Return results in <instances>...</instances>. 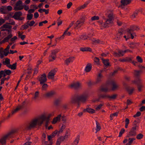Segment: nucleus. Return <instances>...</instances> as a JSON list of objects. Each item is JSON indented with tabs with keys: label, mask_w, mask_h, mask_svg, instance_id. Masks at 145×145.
I'll return each instance as SVG.
<instances>
[{
	"label": "nucleus",
	"mask_w": 145,
	"mask_h": 145,
	"mask_svg": "<svg viewBox=\"0 0 145 145\" xmlns=\"http://www.w3.org/2000/svg\"><path fill=\"white\" fill-rule=\"evenodd\" d=\"M50 117L48 115L46 117L45 114H44L40 116L32 119L27 124L25 127V130L26 131H30L36 127L38 125L41 126L43 122L46 120H50Z\"/></svg>",
	"instance_id": "nucleus-1"
},
{
	"label": "nucleus",
	"mask_w": 145,
	"mask_h": 145,
	"mask_svg": "<svg viewBox=\"0 0 145 145\" xmlns=\"http://www.w3.org/2000/svg\"><path fill=\"white\" fill-rule=\"evenodd\" d=\"M88 93H83L80 95L76 94L73 96L70 101V103L72 104H75L78 103V105H79V103L81 102L84 103L86 102L88 97Z\"/></svg>",
	"instance_id": "nucleus-2"
},
{
	"label": "nucleus",
	"mask_w": 145,
	"mask_h": 145,
	"mask_svg": "<svg viewBox=\"0 0 145 145\" xmlns=\"http://www.w3.org/2000/svg\"><path fill=\"white\" fill-rule=\"evenodd\" d=\"M15 132V131L12 130L2 137L0 139V143L2 145H5L6 143V140L8 138L10 137Z\"/></svg>",
	"instance_id": "nucleus-3"
},
{
	"label": "nucleus",
	"mask_w": 145,
	"mask_h": 145,
	"mask_svg": "<svg viewBox=\"0 0 145 145\" xmlns=\"http://www.w3.org/2000/svg\"><path fill=\"white\" fill-rule=\"evenodd\" d=\"M69 87L75 90H77L82 88V84L78 81L74 82L69 85Z\"/></svg>",
	"instance_id": "nucleus-4"
},
{
	"label": "nucleus",
	"mask_w": 145,
	"mask_h": 145,
	"mask_svg": "<svg viewBox=\"0 0 145 145\" xmlns=\"http://www.w3.org/2000/svg\"><path fill=\"white\" fill-rule=\"evenodd\" d=\"M108 84H110L112 86L111 89L112 91L118 90L119 88V85L114 80H112L107 82Z\"/></svg>",
	"instance_id": "nucleus-5"
},
{
	"label": "nucleus",
	"mask_w": 145,
	"mask_h": 145,
	"mask_svg": "<svg viewBox=\"0 0 145 145\" xmlns=\"http://www.w3.org/2000/svg\"><path fill=\"white\" fill-rule=\"evenodd\" d=\"M141 81V79L138 78L137 81L134 80L132 82L133 83H136L137 84L138 90L139 92L141 91V88L143 87V85Z\"/></svg>",
	"instance_id": "nucleus-6"
},
{
	"label": "nucleus",
	"mask_w": 145,
	"mask_h": 145,
	"mask_svg": "<svg viewBox=\"0 0 145 145\" xmlns=\"http://www.w3.org/2000/svg\"><path fill=\"white\" fill-rule=\"evenodd\" d=\"M22 2L21 1H17L15 4V6H14V9L16 11H18L22 10L24 8V7L23 5H22Z\"/></svg>",
	"instance_id": "nucleus-7"
},
{
	"label": "nucleus",
	"mask_w": 145,
	"mask_h": 145,
	"mask_svg": "<svg viewBox=\"0 0 145 145\" xmlns=\"http://www.w3.org/2000/svg\"><path fill=\"white\" fill-rule=\"evenodd\" d=\"M47 80L46 76L45 73L41 75L39 80L40 81V84H42L44 83H45L46 82Z\"/></svg>",
	"instance_id": "nucleus-8"
},
{
	"label": "nucleus",
	"mask_w": 145,
	"mask_h": 145,
	"mask_svg": "<svg viewBox=\"0 0 145 145\" xmlns=\"http://www.w3.org/2000/svg\"><path fill=\"white\" fill-rule=\"evenodd\" d=\"M55 94V92L54 91H52L46 93L44 95L46 98H50L53 97Z\"/></svg>",
	"instance_id": "nucleus-9"
},
{
	"label": "nucleus",
	"mask_w": 145,
	"mask_h": 145,
	"mask_svg": "<svg viewBox=\"0 0 145 145\" xmlns=\"http://www.w3.org/2000/svg\"><path fill=\"white\" fill-rule=\"evenodd\" d=\"M131 2V0H121L120 1L121 4L119 6V7L123 8L124 6L127 5Z\"/></svg>",
	"instance_id": "nucleus-10"
},
{
	"label": "nucleus",
	"mask_w": 145,
	"mask_h": 145,
	"mask_svg": "<svg viewBox=\"0 0 145 145\" xmlns=\"http://www.w3.org/2000/svg\"><path fill=\"white\" fill-rule=\"evenodd\" d=\"M114 14L112 13L109 14L108 16V18L106 19V21L108 24H111L114 19Z\"/></svg>",
	"instance_id": "nucleus-11"
},
{
	"label": "nucleus",
	"mask_w": 145,
	"mask_h": 145,
	"mask_svg": "<svg viewBox=\"0 0 145 145\" xmlns=\"http://www.w3.org/2000/svg\"><path fill=\"white\" fill-rule=\"evenodd\" d=\"M138 28L136 26H131L129 28L127 29V32L130 34L133 33V31L135 30H137Z\"/></svg>",
	"instance_id": "nucleus-12"
},
{
	"label": "nucleus",
	"mask_w": 145,
	"mask_h": 145,
	"mask_svg": "<svg viewBox=\"0 0 145 145\" xmlns=\"http://www.w3.org/2000/svg\"><path fill=\"white\" fill-rule=\"evenodd\" d=\"M56 71L53 70H51L48 74L47 77L49 79L53 80L54 78V75L55 74Z\"/></svg>",
	"instance_id": "nucleus-13"
},
{
	"label": "nucleus",
	"mask_w": 145,
	"mask_h": 145,
	"mask_svg": "<svg viewBox=\"0 0 145 145\" xmlns=\"http://www.w3.org/2000/svg\"><path fill=\"white\" fill-rule=\"evenodd\" d=\"M103 77V75L101 73H99L97 76L96 83H99L102 81Z\"/></svg>",
	"instance_id": "nucleus-14"
},
{
	"label": "nucleus",
	"mask_w": 145,
	"mask_h": 145,
	"mask_svg": "<svg viewBox=\"0 0 145 145\" xmlns=\"http://www.w3.org/2000/svg\"><path fill=\"white\" fill-rule=\"evenodd\" d=\"M83 112H87L91 114H95L96 113V111L95 110L89 107L84 109Z\"/></svg>",
	"instance_id": "nucleus-15"
},
{
	"label": "nucleus",
	"mask_w": 145,
	"mask_h": 145,
	"mask_svg": "<svg viewBox=\"0 0 145 145\" xmlns=\"http://www.w3.org/2000/svg\"><path fill=\"white\" fill-rule=\"evenodd\" d=\"M22 13L21 11H18L15 12L14 15L13 16L12 18L16 20L19 18V17L22 16Z\"/></svg>",
	"instance_id": "nucleus-16"
},
{
	"label": "nucleus",
	"mask_w": 145,
	"mask_h": 145,
	"mask_svg": "<svg viewBox=\"0 0 145 145\" xmlns=\"http://www.w3.org/2000/svg\"><path fill=\"white\" fill-rule=\"evenodd\" d=\"M119 61L121 62H130L132 61V59L131 57H127L125 58L122 59H120Z\"/></svg>",
	"instance_id": "nucleus-17"
},
{
	"label": "nucleus",
	"mask_w": 145,
	"mask_h": 145,
	"mask_svg": "<svg viewBox=\"0 0 145 145\" xmlns=\"http://www.w3.org/2000/svg\"><path fill=\"white\" fill-rule=\"evenodd\" d=\"M61 116V114H60L58 115L56 117L54 118L53 120L52 123L55 124L57 121H60Z\"/></svg>",
	"instance_id": "nucleus-18"
},
{
	"label": "nucleus",
	"mask_w": 145,
	"mask_h": 145,
	"mask_svg": "<svg viewBox=\"0 0 145 145\" xmlns=\"http://www.w3.org/2000/svg\"><path fill=\"white\" fill-rule=\"evenodd\" d=\"M80 50L83 52L87 51L92 52V51L91 48L89 47L81 48L80 49Z\"/></svg>",
	"instance_id": "nucleus-19"
},
{
	"label": "nucleus",
	"mask_w": 145,
	"mask_h": 145,
	"mask_svg": "<svg viewBox=\"0 0 145 145\" xmlns=\"http://www.w3.org/2000/svg\"><path fill=\"white\" fill-rule=\"evenodd\" d=\"M0 12L3 14H7L8 13V10H7L6 6H2L0 8Z\"/></svg>",
	"instance_id": "nucleus-20"
},
{
	"label": "nucleus",
	"mask_w": 145,
	"mask_h": 145,
	"mask_svg": "<svg viewBox=\"0 0 145 145\" xmlns=\"http://www.w3.org/2000/svg\"><path fill=\"white\" fill-rule=\"evenodd\" d=\"M23 107V106L19 105L14 110H13L12 112V114L13 115L15 113L17 112L20 110Z\"/></svg>",
	"instance_id": "nucleus-21"
},
{
	"label": "nucleus",
	"mask_w": 145,
	"mask_h": 145,
	"mask_svg": "<svg viewBox=\"0 0 145 145\" xmlns=\"http://www.w3.org/2000/svg\"><path fill=\"white\" fill-rule=\"evenodd\" d=\"M23 107V106L19 105L14 110H13L12 112V114L13 115L15 113L17 112L20 110Z\"/></svg>",
	"instance_id": "nucleus-22"
},
{
	"label": "nucleus",
	"mask_w": 145,
	"mask_h": 145,
	"mask_svg": "<svg viewBox=\"0 0 145 145\" xmlns=\"http://www.w3.org/2000/svg\"><path fill=\"white\" fill-rule=\"evenodd\" d=\"M142 72V70H135L134 71V74L136 77H139L140 76V73Z\"/></svg>",
	"instance_id": "nucleus-23"
},
{
	"label": "nucleus",
	"mask_w": 145,
	"mask_h": 145,
	"mask_svg": "<svg viewBox=\"0 0 145 145\" xmlns=\"http://www.w3.org/2000/svg\"><path fill=\"white\" fill-rule=\"evenodd\" d=\"M10 24L6 23L1 26V28H5L6 29H11L12 28V26L10 25Z\"/></svg>",
	"instance_id": "nucleus-24"
},
{
	"label": "nucleus",
	"mask_w": 145,
	"mask_h": 145,
	"mask_svg": "<svg viewBox=\"0 0 145 145\" xmlns=\"http://www.w3.org/2000/svg\"><path fill=\"white\" fill-rule=\"evenodd\" d=\"M92 65L91 64H88L87 65L85 69V71L87 72H89L91 69Z\"/></svg>",
	"instance_id": "nucleus-25"
},
{
	"label": "nucleus",
	"mask_w": 145,
	"mask_h": 145,
	"mask_svg": "<svg viewBox=\"0 0 145 145\" xmlns=\"http://www.w3.org/2000/svg\"><path fill=\"white\" fill-rule=\"evenodd\" d=\"M102 60L103 62L104 65L106 67H107L108 66H110V63L109 62V60L108 59H102Z\"/></svg>",
	"instance_id": "nucleus-26"
},
{
	"label": "nucleus",
	"mask_w": 145,
	"mask_h": 145,
	"mask_svg": "<svg viewBox=\"0 0 145 145\" xmlns=\"http://www.w3.org/2000/svg\"><path fill=\"white\" fill-rule=\"evenodd\" d=\"M61 100L60 99H56L55 100L54 102V105L56 106H59Z\"/></svg>",
	"instance_id": "nucleus-27"
},
{
	"label": "nucleus",
	"mask_w": 145,
	"mask_h": 145,
	"mask_svg": "<svg viewBox=\"0 0 145 145\" xmlns=\"http://www.w3.org/2000/svg\"><path fill=\"white\" fill-rule=\"evenodd\" d=\"M100 91L106 93L108 91V89L107 87L101 86L100 89Z\"/></svg>",
	"instance_id": "nucleus-28"
},
{
	"label": "nucleus",
	"mask_w": 145,
	"mask_h": 145,
	"mask_svg": "<svg viewBox=\"0 0 145 145\" xmlns=\"http://www.w3.org/2000/svg\"><path fill=\"white\" fill-rule=\"evenodd\" d=\"M136 131H133L131 130L129 132L127 137H131L135 136L136 135Z\"/></svg>",
	"instance_id": "nucleus-29"
},
{
	"label": "nucleus",
	"mask_w": 145,
	"mask_h": 145,
	"mask_svg": "<svg viewBox=\"0 0 145 145\" xmlns=\"http://www.w3.org/2000/svg\"><path fill=\"white\" fill-rule=\"evenodd\" d=\"M118 96V95L116 94H114L111 96H110L109 95L108 99L109 100H111L115 99Z\"/></svg>",
	"instance_id": "nucleus-30"
},
{
	"label": "nucleus",
	"mask_w": 145,
	"mask_h": 145,
	"mask_svg": "<svg viewBox=\"0 0 145 145\" xmlns=\"http://www.w3.org/2000/svg\"><path fill=\"white\" fill-rule=\"evenodd\" d=\"M5 72V74L7 75H9L11 73V71L10 70L5 69L4 71H1V74H3V72Z\"/></svg>",
	"instance_id": "nucleus-31"
},
{
	"label": "nucleus",
	"mask_w": 145,
	"mask_h": 145,
	"mask_svg": "<svg viewBox=\"0 0 145 145\" xmlns=\"http://www.w3.org/2000/svg\"><path fill=\"white\" fill-rule=\"evenodd\" d=\"M39 92L38 91H36L35 92L34 97H33L32 99L34 100L37 99L39 97Z\"/></svg>",
	"instance_id": "nucleus-32"
},
{
	"label": "nucleus",
	"mask_w": 145,
	"mask_h": 145,
	"mask_svg": "<svg viewBox=\"0 0 145 145\" xmlns=\"http://www.w3.org/2000/svg\"><path fill=\"white\" fill-rule=\"evenodd\" d=\"M109 95L106 94H101L99 95V98L100 99H108Z\"/></svg>",
	"instance_id": "nucleus-33"
},
{
	"label": "nucleus",
	"mask_w": 145,
	"mask_h": 145,
	"mask_svg": "<svg viewBox=\"0 0 145 145\" xmlns=\"http://www.w3.org/2000/svg\"><path fill=\"white\" fill-rule=\"evenodd\" d=\"M67 134H66L64 136H61L58 139L61 142L63 141L65 139L68 137V135H67Z\"/></svg>",
	"instance_id": "nucleus-34"
},
{
	"label": "nucleus",
	"mask_w": 145,
	"mask_h": 145,
	"mask_svg": "<svg viewBox=\"0 0 145 145\" xmlns=\"http://www.w3.org/2000/svg\"><path fill=\"white\" fill-rule=\"evenodd\" d=\"M74 58V57H70L68 58L65 61V63L67 65H68L71 62V60Z\"/></svg>",
	"instance_id": "nucleus-35"
},
{
	"label": "nucleus",
	"mask_w": 145,
	"mask_h": 145,
	"mask_svg": "<svg viewBox=\"0 0 145 145\" xmlns=\"http://www.w3.org/2000/svg\"><path fill=\"white\" fill-rule=\"evenodd\" d=\"M42 85V90L43 91H46L48 87L47 84L45 83H44Z\"/></svg>",
	"instance_id": "nucleus-36"
},
{
	"label": "nucleus",
	"mask_w": 145,
	"mask_h": 145,
	"mask_svg": "<svg viewBox=\"0 0 145 145\" xmlns=\"http://www.w3.org/2000/svg\"><path fill=\"white\" fill-rule=\"evenodd\" d=\"M123 33L121 31H118L117 34L116 38L118 40H119L120 39L122 35H123Z\"/></svg>",
	"instance_id": "nucleus-37"
},
{
	"label": "nucleus",
	"mask_w": 145,
	"mask_h": 145,
	"mask_svg": "<svg viewBox=\"0 0 145 145\" xmlns=\"http://www.w3.org/2000/svg\"><path fill=\"white\" fill-rule=\"evenodd\" d=\"M96 131H99L101 129V127L99 123L97 121H96Z\"/></svg>",
	"instance_id": "nucleus-38"
},
{
	"label": "nucleus",
	"mask_w": 145,
	"mask_h": 145,
	"mask_svg": "<svg viewBox=\"0 0 145 145\" xmlns=\"http://www.w3.org/2000/svg\"><path fill=\"white\" fill-rule=\"evenodd\" d=\"M29 26L28 25L24 24V25H22L21 27L20 28V29L21 30H23L24 29H26L29 27Z\"/></svg>",
	"instance_id": "nucleus-39"
},
{
	"label": "nucleus",
	"mask_w": 145,
	"mask_h": 145,
	"mask_svg": "<svg viewBox=\"0 0 145 145\" xmlns=\"http://www.w3.org/2000/svg\"><path fill=\"white\" fill-rule=\"evenodd\" d=\"M99 19V16H95L91 18V20L92 21L97 20Z\"/></svg>",
	"instance_id": "nucleus-40"
},
{
	"label": "nucleus",
	"mask_w": 145,
	"mask_h": 145,
	"mask_svg": "<svg viewBox=\"0 0 145 145\" xmlns=\"http://www.w3.org/2000/svg\"><path fill=\"white\" fill-rule=\"evenodd\" d=\"M3 63L5 65H9L10 64V59L8 58H6L5 62H3Z\"/></svg>",
	"instance_id": "nucleus-41"
},
{
	"label": "nucleus",
	"mask_w": 145,
	"mask_h": 145,
	"mask_svg": "<svg viewBox=\"0 0 145 145\" xmlns=\"http://www.w3.org/2000/svg\"><path fill=\"white\" fill-rule=\"evenodd\" d=\"M33 17V15L32 14H28L27 15V19L28 20H31Z\"/></svg>",
	"instance_id": "nucleus-42"
},
{
	"label": "nucleus",
	"mask_w": 145,
	"mask_h": 145,
	"mask_svg": "<svg viewBox=\"0 0 145 145\" xmlns=\"http://www.w3.org/2000/svg\"><path fill=\"white\" fill-rule=\"evenodd\" d=\"M126 89L129 95L133 93V91L134 90V88H132L131 89H128L127 88Z\"/></svg>",
	"instance_id": "nucleus-43"
},
{
	"label": "nucleus",
	"mask_w": 145,
	"mask_h": 145,
	"mask_svg": "<svg viewBox=\"0 0 145 145\" xmlns=\"http://www.w3.org/2000/svg\"><path fill=\"white\" fill-rule=\"evenodd\" d=\"M136 59L138 62L142 63L143 62V60L141 57L139 56H138L136 57Z\"/></svg>",
	"instance_id": "nucleus-44"
},
{
	"label": "nucleus",
	"mask_w": 145,
	"mask_h": 145,
	"mask_svg": "<svg viewBox=\"0 0 145 145\" xmlns=\"http://www.w3.org/2000/svg\"><path fill=\"white\" fill-rule=\"evenodd\" d=\"M143 137V135L142 134L140 133L137 135L136 138L138 139H142Z\"/></svg>",
	"instance_id": "nucleus-45"
},
{
	"label": "nucleus",
	"mask_w": 145,
	"mask_h": 145,
	"mask_svg": "<svg viewBox=\"0 0 145 145\" xmlns=\"http://www.w3.org/2000/svg\"><path fill=\"white\" fill-rule=\"evenodd\" d=\"M65 125H63L60 129V130L59 131H58L59 133H61L63 131V130L65 129Z\"/></svg>",
	"instance_id": "nucleus-46"
},
{
	"label": "nucleus",
	"mask_w": 145,
	"mask_h": 145,
	"mask_svg": "<svg viewBox=\"0 0 145 145\" xmlns=\"http://www.w3.org/2000/svg\"><path fill=\"white\" fill-rule=\"evenodd\" d=\"M94 61L97 64L99 65V59L98 57H95L94 58Z\"/></svg>",
	"instance_id": "nucleus-47"
},
{
	"label": "nucleus",
	"mask_w": 145,
	"mask_h": 145,
	"mask_svg": "<svg viewBox=\"0 0 145 145\" xmlns=\"http://www.w3.org/2000/svg\"><path fill=\"white\" fill-rule=\"evenodd\" d=\"M125 131V130L123 128L122 129L120 132L119 137H120L121 136L122 134Z\"/></svg>",
	"instance_id": "nucleus-48"
},
{
	"label": "nucleus",
	"mask_w": 145,
	"mask_h": 145,
	"mask_svg": "<svg viewBox=\"0 0 145 145\" xmlns=\"http://www.w3.org/2000/svg\"><path fill=\"white\" fill-rule=\"evenodd\" d=\"M118 53L120 55V57L121 56H123L124 54V51L119 50L118 51Z\"/></svg>",
	"instance_id": "nucleus-49"
},
{
	"label": "nucleus",
	"mask_w": 145,
	"mask_h": 145,
	"mask_svg": "<svg viewBox=\"0 0 145 145\" xmlns=\"http://www.w3.org/2000/svg\"><path fill=\"white\" fill-rule=\"evenodd\" d=\"M118 70H115L114 72H111L110 73V75L111 76H114L117 73Z\"/></svg>",
	"instance_id": "nucleus-50"
},
{
	"label": "nucleus",
	"mask_w": 145,
	"mask_h": 145,
	"mask_svg": "<svg viewBox=\"0 0 145 145\" xmlns=\"http://www.w3.org/2000/svg\"><path fill=\"white\" fill-rule=\"evenodd\" d=\"M16 63L12 65H11V69L12 70H14L16 69Z\"/></svg>",
	"instance_id": "nucleus-51"
},
{
	"label": "nucleus",
	"mask_w": 145,
	"mask_h": 145,
	"mask_svg": "<svg viewBox=\"0 0 145 145\" xmlns=\"http://www.w3.org/2000/svg\"><path fill=\"white\" fill-rule=\"evenodd\" d=\"M103 105V104H99L98 106L95 109L96 110H100L102 106Z\"/></svg>",
	"instance_id": "nucleus-52"
},
{
	"label": "nucleus",
	"mask_w": 145,
	"mask_h": 145,
	"mask_svg": "<svg viewBox=\"0 0 145 145\" xmlns=\"http://www.w3.org/2000/svg\"><path fill=\"white\" fill-rule=\"evenodd\" d=\"M141 115V113L140 112H138L136 114L133 116L134 118H136V117H139Z\"/></svg>",
	"instance_id": "nucleus-53"
},
{
	"label": "nucleus",
	"mask_w": 145,
	"mask_h": 145,
	"mask_svg": "<svg viewBox=\"0 0 145 145\" xmlns=\"http://www.w3.org/2000/svg\"><path fill=\"white\" fill-rule=\"evenodd\" d=\"M58 132V131L56 130L53 132L51 135L52 136V137L53 138L57 135Z\"/></svg>",
	"instance_id": "nucleus-54"
},
{
	"label": "nucleus",
	"mask_w": 145,
	"mask_h": 145,
	"mask_svg": "<svg viewBox=\"0 0 145 145\" xmlns=\"http://www.w3.org/2000/svg\"><path fill=\"white\" fill-rule=\"evenodd\" d=\"M86 6V4H84V5L81 6L78 8V9L79 10H80L84 8Z\"/></svg>",
	"instance_id": "nucleus-55"
},
{
	"label": "nucleus",
	"mask_w": 145,
	"mask_h": 145,
	"mask_svg": "<svg viewBox=\"0 0 145 145\" xmlns=\"http://www.w3.org/2000/svg\"><path fill=\"white\" fill-rule=\"evenodd\" d=\"M135 138H129L128 139L129 142L128 143H129L130 144H131L133 141L134 140H135Z\"/></svg>",
	"instance_id": "nucleus-56"
},
{
	"label": "nucleus",
	"mask_w": 145,
	"mask_h": 145,
	"mask_svg": "<svg viewBox=\"0 0 145 145\" xmlns=\"http://www.w3.org/2000/svg\"><path fill=\"white\" fill-rule=\"evenodd\" d=\"M116 23L119 26H121L123 24V23L121 21H120L119 20H117Z\"/></svg>",
	"instance_id": "nucleus-57"
},
{
	"label": "nucleus",
	"mask_w": 145,
	"mask_h": 145,
	"mask_svg": "<svg viewBox=\"0 0 145 145\" xmlns=\"http://www.w3.org/2000/svg\"><path fill=\"white\" fill-rule=\"evenodd\" d=\"M133 103L131 100L127 99V105H131Z\"/></svg>",
	"instance_id": "nucleus-58"
},
{
	"label": "nucleus",
	"mask_w": 145,
	"mask_h": 145,
	"mask_svg": "<svg viewBox=\"0 0 145 145\" xmlns=\"http://www.w3.org/2000/svg\"><path fill=\"white\" fill-rule=\"evenodd\" d=\"M61 118L62 119V121L64 123H66V118L65 116H63Z\"/></svg>",
	"instance_id": "nucleus-59"
},
{
	"label": "nucleus",
	"mask_w": 145,
	"mask_h": 145,
	"mask_svg": "<svg viewBox=\"0 0 145 145\" xmlns=\"http://www.w3.org/2000/svg\"><path fill=\"white\" fill-rule=\"evenodd\" d=\"M45 121V126L46 128H47L48 127V124L49 123L50 121H48L46 120Z\"/></svg>",
	"instance_id": "nucleus-60"
},
{
	"label": "nucleus",
	"mask_w": 145,
	"mask_h": 145,
	"mask_svg": "<svg viewBox=\"0 0 145 145\" xmlns=\"http://www.w3.org/2000/svg\"><path fill=\"white\" fill-rule=\"evenodd\" d=\"M7 10H8V12L9 11L11 10L12 9V7L10 6H8L6 7Z\"/></svg>",
	"instance_id": "nucleus-61"
},
{
	"label": "nucleus",
	"mask_w": 145,
	"mask_h": 145,
	"mask_svg": "<svg viewBox=\"0 0 145 145\" xmlns=\"http://www.w3.org/2000/svg\"><path fill=\"white\" fill-rule=\"evenodd\" d=\"M139 110L141 112H142L145 110V106H142L139 108Z\"/></svg>",
	"instance_id": "nucleus-62"
},
{
	"label": "nucleus",
	"mask_w": 145,
	"mask_h": 145,
	"mask_svg": "<svg viewBox=\"0 0 145 145\" xmlns=\"http://www.w3.org/2000/svg\"><path fill=\"white\" fill-rule=\"evenodd\" d=\"M81 37H82V38H83L84 40H87L88 38L89 37L88 36H86L85 35H81Z\"/></svg>",
	"instance_id": "nucleus-63"
},
{
	"label": "nucleus",
	"mask_w": 145,
	"mask_h": 145,
	"mask_svg": "<svg viewBox=\"0 0 145 145\" xmlns=\"http://www.w3.org/2000/svg\"><path fill=\"white\" fill-rule=\"evenodd\" d=\"M35 22L34 21H32L30 22V23L29 24V26H32L33 25L35 24Z\"/></svg>",
	"instance_id": "nucleus-64"
}]
</instances>
